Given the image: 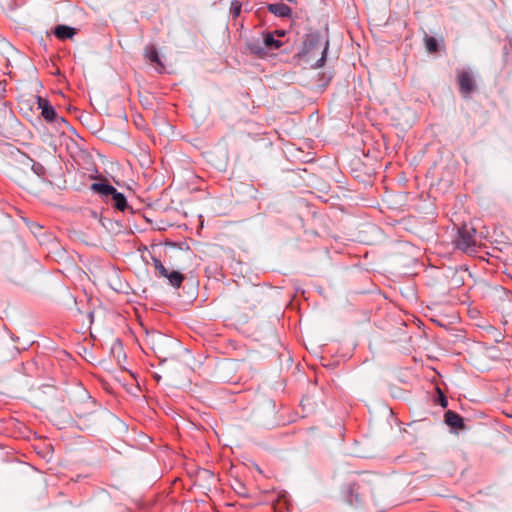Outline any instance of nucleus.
Returning a JSON list of instances; mask_svg holds the SVG:
<instances>
[{
	"label": "nucleus",
	"instance_id": "1",
	"mask_svg": "<svg viewBox=\"0 0 512 512\" xmlns=\"http://www.w3.org/2000/svg\"><path fill=\"white\" fill-rule=\"evenodd\" d=\"M328 48V40L322 41L318 33H310L306 36V39L304 40L303 49L301 53L303 55H309L315 49H321V57L313 65L314 68H320L324 66L326 62Z\"/></svg>",
	"mask_w": 512,
	"mask_h": 512
},
{
	"label": "nucleus",
	"instance_id": "2",
	"mask_svg": "<svg viewBox=\"0 0 512 512\" xmlns=\"http://www.w3.org/2000/svg\"><path fill=\"white\" fill-rule=\"evenodd\" d=\"M476 230L467 224L458 228L457 236L453 240L455 247L463 252H475Z\"/></svg>",
	"mask_w": 512,
	"mask_h": 512
},
{
	"label": "nucleus",
	"instance_id": "3",
	"mask_svg": "<svg viewBox=\"0 0 512 512\" xmlns=\"http://www.w3.org/2000/svg\"><path fill=\"white\" fill-rule=\"evenodd\" d=\"M458 83L460 92L464 97H468L476 88L473 75L470 71H461L458 74Z\"/></svg>",
	"mask_w": 512,
	"mask_h": 512
},
{
	"label": "nucleus",
	"instance_id": "4",
	"mask_svg": "<svg viewBox=\"0 0 512 512\" xmlns=\"http://www.w3.org/2000/svg\"><path fill=\"white\" fill-rule=\"evenodd\" d=\"M38 107L41 109V115L47 122H52L56 119V111L50 102L42 97H38Z\"/></svg>",
	"mask_w": 512,
	"mask_h": 512
},
{
	"label": "nucleus",
	"instance_id": "5",
	"mask_svg": "<svg viewBox=\"0 0 512 512\" xmlns=\"http://www.w3.org/2000/svg\"><path fill=\"white\" fill-rule=\"evenodd\" d=\"M267 9L270 13L274 14L277 17H290L292 14L291 8L284 3H273L267 6Z\"/></svg>",
	"mask_w": 512,
	"mask_h": 512
},
{
	"label": "nucleus",
	"instance_id": "6",
	"mask_svg": "<svg viewBox=\"0 0 512 512\" xmlns=\"http://www.w3.org/2000/svg\"><path fill=\"white\" fill-rule=\"evenodd\" d=\"M91 189L105 197L112 196L117 190L107 182H98L91 185Z\"/></svg>",
	"mask_w": 512,
	"mask_h": 512
},
{
	"label": "nucleus",
	"instance_id": "7",
	"mask_svg": "<svg viewBox=\"0 0 512 512\" xmlns=\"http://www.w3.org/2000/svg\"><path fill=\"white\" fill-rule=\"evenodd\" d=\"M445 422L448 426L456 429H461L464 427L463 418L452 410H448L445 413Z\"/></svg>",
	"mask_w": 512,
	"mask_h": 512
},
{
	"label": "nucleus",
	"instance_id": "8",
	"mask_svg": "<svg viewBox=\"0 0 512 512\" xmlns=\"http://www.w3.org/2000/svg\"><path fill=\"white\" fill-rule=\"evenodd\" d=\"M76 34V29L66 25H58L54 30V35L60 39H71Z\"/></svg>",
	"mask_w": 512,
	"mask_h": 512
},
{
	"label": "nucleus",
	"instance_id": "9",
	"mask_svg": "<svg viewBox=\"0 0 512 512\" xmlns=\"http://www.w3.org/2000/svg\"><path fill=\"white\" fill-rule=\"evenodd\" d=\"M19 156L21 158V161L23 163H26V164H30L32 163L31 165V169L33 170V172L38 175V176H44L45 173H46V169L45 167L38 163V162H35L33 161L30 157H28L27 155H25L24 153H19Z\"/></svg>",
	"mask_w": 512,
	"mask_h": 512
},
{
	"label": "nucleus",
	"instance_id": "10",
	"mask_svg": "<svg viewBox=\"0 0 512 512\" xmlns=\"http://www.w3.org/2000/svg\"><path fill=\"white\" fill-rule=\"evenodd\" d=\"M264 45L267 49L276 50L282 47L283 42L276 39L274 33H266L264 35Z\"/></svg>",
	"mask_w": 512,
	"mask_h": 512
},
{
	"label": "nucleus",
	"instance_id": "11",
	"mask_svg": "<svg viewBox=\"0 0 512 512\" xmlns=\"http://www.w3.org/2000/svg\"><path fill=\"white\" fill-rule=\"evenodd\" d=\"M165 278H167L169 280V283L174 288H180V286L182 285V283L184 281V276L178 271H171V272L168 271Z\"/></svg>",
	"mask_w": 512,
	"mask_h": 512
},
{
	"label": "nucleus",
	"instance_id": "12",
	"mask_svg": "<svg viewBox=\"0 0 512 512\" xmlns=\"http://www.w3.org/2000/svg\"><path fill=\"white\" fill-rule=\"evenodd\" d=\"M145 57L151 62V63H155L161 67H163V64L159 58V55H158V51L156 49L155 46L153 45H150L148 47H146V50H145Z\"/></svg>",
	"mask_w": 512,
	"mask_h": 512
},
{
	"label": "nucleus",
	"instance_id": "13",
	"mask_svg": "<svg viewBox=\"0 0 512 512\" xmlns=\"http://www.w3.org/2000/svg\"><path fill=\"white\" fill-rule=\"evenodd\" d=\"M113 205L120 211H124L127 207V200L124 194L116 191L112 196Z\"/></svg>",
	"mask_w": 512,
	"mask_h": 512
},
{
	"label": "nucleus",
	"instance_id": "14",
	"mask_svg": "<svg viewBox=\"0 0 512 512\" xmlns=\"http://www.w3.org/2000/svg\"><path fill=\"white\" fill-rule=\"evenodd\" d=\"M426 49L429 53H436L438 51V41L434 37H425Z\"/></svg>",
	"mask_w": 512,
	"mask_h": 512
},
{
	"label": "nucleus",
	"instance_id": "15",
	"mask_svg": "<svg viewBox=\"0 0 512 512\" xmlns=\"http://www.w3.org/2000/svg\"><path fill=\"white\" fill-rule=\"evenodd\" d=\"M242 4L238 0H233L230 6V12L234 18L238 17L241 13Z\"/></svg>",
	"mask_w": 512,
	"mask_h": 512
},
{
	"label": "nucleus",
	"instance_id": "16",
	"mask_svg": "<svg viewBox=\"0 0 512 512\" xmlns=\"http://www.w3.org/2000/svg\"><path fill=\"white\" fill-rule=\"evenodd\" d=\"M155 269L159 272L160 276L165 277L168 273V270L162 264V262L157 258H152Z\"/></svg>",
	"mask_w": 512,
	"mask_h": 512
},
{
	"label": "nucleus",
	"instance_id": "17",
	"mask_svg": "<svg viewBox=\"0 0 512 512\" xmlns=\"http://www.w3.org/2000/svg\"><path fill=\"white\" fill-rule=\"evenodd\" d=\"M439 400H440V405H441L442 407L446 408V407H447V405H448V401H447V399H446L445 395H444L443 393H441V392H440Z\"/></svg>",
	"mask_w": 512,
	"mask_h": 512
},
{
	"label": "nucleus",
	"instance_id": "18",
	"mask_svg": "<svg viewBox=\"0 0 512 512\" xmlns=\"http://www.w3.org/2000/svg\"><path fill=\"white\" fill-rule=\"evenodd\" d=\"M250 50L253 52V53H256V54H260L261 51L263 50L262 48H259L257 47L256 45L254 44H251L250 46Z\"/></svg>",
	"mask_w": 512,
	"mask_h": 512
},
{
	"label": "nucleus",
	"instance_id": "19",
	"mask_svg": "<svg viewBox=\"0 0 512 512\" xmlns=\"http://www.w3.org/2000/svg\"><path fill=\"white\" fill-rule=\"evenodd\" d=\"M274 33V36L277 35L278 37H282L285 35V31L283 30H276Z\"/></svg>",
	"mask_w": 512,
	"mask_h": 512
}]
</instances>
